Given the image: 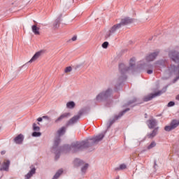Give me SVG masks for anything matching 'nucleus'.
<instances>
[{
	"label": "nucleus",
	"mask_w": 179,
	"mask_h": 179,
	"mask_svg": "<svg viewBox=\"0 0 179 179\" xmlns=\"http://www.w3.org/2000/svg\"><path fill=\"white\" fill-rule=\"evenodd\" d=\"M156 146V142L152 141L148 146V149L150 150V149H153V148H155Z\"/></svg>",
	"instance_id": "obj_28"
},
{
	"label": "nucleus",
	"mask_w": 179,
	"mask_h": 179,
	"mask_svg": "<svg viewBox=\"0 0 179 179\" xmlns=\"http://www.w3.org/2000/svg\"><path fill=\"white\" fill-rule=\"evenodd\" d=\"M9 166H10V161L9 159H4L1 167L0 168V171H8Z\"/></svg>",
	"instance_id": "obj_11"
},
{
	"label": "nucleus",
	"mask_w": 179,
	"mask_h": 179,
	"mask_svg": "<svg viewBox=\"0 0 179 179\" xmlns=\"http://www.w3.org/2000/svg\"><path fill=\"white\" fill-rule=\"evenodd\" d=\"M62 173H64V171L62 169H59V171H57L55 175L53 176L52 179L59 178V176H61V174H62Z\"/></svg>",
	"instance_id": "obj_23"
},
{
	"label": "nucleus",
	"mask_w": 179,
	"mask_h": 179,
	"mask_svg": "<svg viewBox=\"0 0 179 179\" xmlns=\"http://www.w3.org/2000/svg\"><path fill=\"white\" fill-rule=\"evenodd\" d=\"M79 118H80V115H77L76 116H73L67 122V124H66L67 127H69V125H73V124H76V122H78V121H79Z\"/></svg>",
	"instance_id": "obj_15"
},
{
	"label": "nucleus",
	"mask_w": 179,
	"mask_h": 179,
	"mask_svg": "<svg viewBox=\"0 0 179 179\" xmlns=\"http://www.w3.org/2000/svg\"><path fill=\"white\" fill-rule=\"evenodd\" d=\"M59 143H61V138L59 137H57L55 138L54 145L52 147V150L56 154V156H58V153H59V151H58V152L55 151V150H57V149H58V145H59Z\"/></svg>",
	"instance_id": "obj_13"
},
{
	"label": "nucleus",
	"mask_w": 179,
	"mask_h": 179,
	"mask_svg": "<svg viewBox=\"0 0 179 179\" xmlns=\"http://www.w3.org/2000/svg\"><path fill=\"white\" fill-rule=\"evenodd\" d=\"M66 131V129H65L64 127H61L60 129H58L57 131V135L59 136H62V135L65 134V132Z\"/></svg>",
	"instance_id": "obj_20"
},
{
	"label": "nucleus",
	"mask_w": 179,
	"mask_h": 179,
	"mask_svg": "<svg viewBox=\"0 0 179 179\" xmlns=\"http://www.w3.org/2000/svg\"><path fill=\"white\" fill-rule=\"evenodd\" d=\"M0 164H1V162H0Z\"/></svg>",
	"instance_id": "obj_44"
},
{
	"label": "nucleus",
	"mask_w": 179,
	"mask_h": 179,
	"mask_svg": "<svg viewBox=\"0 0 179 179\" xmlns=\"http://www.w3.org/2000/svg\"><path fill=\"white\" fill-rule=\"evenodd\" d=\"M5 153H6V151H5V150H3L1 152V155H5Z\"/></svg>",
	"instance_id": "obj_40"
},
{
	"label": "nucleus",
	"mask_w": 179,
	"mask_h": 179,
	"mask_svg": "<svg viewBox=\"0 0 179 179\" xmlns=\"http://www.w3.org/2000/svg\"><path fill=\"white\" fill-rule=\"evenodd\" d=\"M87 169H89V164H85L81 166V173L82 174H86V171H87Z\"/></svg>",
	"instance_id": "obj_21"
},
{
	"label": "nucleus",
	"mask_w": 179,
	"mask_h": 179,
	"mask_svg": "<svg viewBox=\"0 0 179 179\" xmlns=\"http://www.w3.org/2000/svg\"><path fill=\"white\" fill-rule=\"evenodd\" d=\"M176 99L179 101V94L176 96Z\"/></svg>",
	"instance_id": "obj_41"
},
{
	"label": "nucleus",
	"mask_w": 179,
	"mask_h": 179,
	"mask_svg": "<svg viewBox=\"0 0 179 179\" xmlns=\"http://www.w3.org/2000/svg\"><path fill=\"white\" fill-rule=\"evenodd\" d=\"M129 65V67L125 66V64H120L119 65V69L120 73H122V77L120 78V80H125V79H127V76H125V73H127L128 71L134 69V67L135 66V58H132L130 59Z\"/></svg>",
	"instance_id": "obj_3"
},
{
	"label": "nucleus",
	"mask_w": 179,
	"mask_h": 179,
	"mask_svg": "<svg viewBox=\"0 0 179 179\" xmlns=\"http://www.w3.org/2000/svg\"><path fill=\"white\" fill-rule=\"evenodd\" d=\"M37 121H38V122H41V121H43V117H38Z\"/></svg>",
	"instance_id": "obj_37"
},
{
	"label": "nucleus",
	"mask_w": 179,
	"mask_h": 179,
	"mask_svg": "<svg viewBox=\"0 0 179 179\" xmlns=\"http://www.w3.org/2000/svg\"><path fill=\"white\" fill-rule=\"evenodd\" d=\"M103 138H104V134H101L85 141H75L71 143L69 149L73 153H76V152H79V150H83V149L90 148V146H93V145H97Z\"/></svg>",
	"instance_id": "obj_1"
},
{
	"label": "nucleus",
	"mask_w": 179,
	"mask_h": 179,
	"mask_svg": "<svg viewBox=\"0 0 179 179\" xmlns=\"http://www.w3.org/2000/svg\"><path fill=\"white\" fill-rule=\"evenodd\" d=\"M102 47H103V48H107L108 47V42H104L102 44Z\"/></svg>",
	"instance_id": "obj_35"
},
{
	"label": "nucleus",
	"mask_w": 179,
	"mask_h": 179,
	"mask_svg": "<svg viewBox=\"0 0 179 179\" xmlns=\"http://www.w3.org/2000/svg\"><path fill=\"white\" fill-rule=\"evenodd\" d=\"M14 142L15 143H17V144L20 145V143H22V142H23V135L22 134H19L17 136H16L14 138Z\"/></svg>",
	"instance_id": "obj_18"
},
{
	"label": "nucleus",
	"mask_w": 179,
	"mask_h": 179,
	"mask_svg": "<svg viewBox=\"0 0 179 179\" xmlns=\"http://www.w3.org/2000/svg\"><path fill=\"white\" fill-rule=\"evenodd\" d=\"M156 166H157V163H156V161L154 162V169L156 170Z\"/></svg>",
	"instance_id": "obj_38"
},
{
	"label": "nucleus",
	"mask_w": 179,
	"mask_h": 179,
	"mask_svg": "<svg viewBox=\"0 0 179 179\" xmlns=\"http://www.w3.org/2000/svg\"><path fill=\"white\" fill-rule=\"evenodd\" d=\"M161 115H159L158 117H160Z\"/></svg>",
	"instance_id": "obj_43"
},
{
	"label": "nucleus",
	"mask_w": 179,
	"mask_h": 179,
	"mask_svg": "<svg viewBox=\"0 0 179 179\" xmlns=\"http://www.w3.org/2000/svg\"><path fill=\"white\" fill-rule=\"evenodd\" d=\"M146 124L150 129H153V128L157 127V120L152 117L147 120Z\"/></svg>",
	"instance_id": "obj_9"
},
{
	"label": "nucleus",
	"mask_w": 179,
	"mask_h": 179,
	"mask_svg": "<svg viewBox=\"0 0 179 179\" xmlns=\"http://www.w3.org/2000/svg\"><path fill=\"white\" fill-rule=\"evenodd\" d=\"M67 108H73L75 107V102L69 101L66 103Z\"/></svg>",
	"instance_id": "obj_26"
},
{
	"label": "nucleus",
	"mask_w": 179,
	"mask_h": 179,
	"mask_svg": "<svg viewBox=\"0 0 179 179\" xmlns=\"http://www.w3.org/2000/svg\"><path fill=\"white\" fill-rule=\"evenodd\" d=\"M31 29H32V31L34 34H36V35L40 34V28L37 27L36 25H33L31 27Z\"/></svg>",
	"instance_id": "obj_22"
},
{
	"label": "nucleus",
	"mask_w": 179,
	"mask_h": 179,
	"mask_svg": "<svg viewBox=\"0 0 179 179\" xmlns=\"http://www.w3.org/2000/svg\"><path fill=\"white\" fill-rule=\"evenodd\" d=\"M166 90H167V88H164L162 90H159L155 94H150L144 97V101H150L152 99H155V97H157V96H162L163 93H166Z\"/></svg>",
	"instance_id": "obj_6"
},
{
	"label": "nucleus",
	"mask_w": 179,
	"mask_h": 179,
	"mask_svg": "<svg viewBox=\"0 0 179 179\" xmlns=\"http://www.w3.org/2000/svg\"><path fill=\"white\" fill-rule=\"evenodd\" d=\"M157 134H159V127H155L151 132L148 133L147 138H148V139H153Z\"/></svg>",
	"instance_id": "obj_16"
},
{
	"label": "nucleus",
	"mask_w": 179,
	"mask_h": 179,
	"mask_svg": "<svg viewBox=\"0 0 179 179\" xmlns=\"http://www.w3.org/2000/svg\"><path fill=\"white\" fill-rule=\"evenodd\" d=\"M113 94V90L108 89L105 92H103L96 96L97 101H101L102 100H106Z\"/></svg>",
	"instance_id": "obj_5"
},
{
	"label": "nucleus",
	"mask_w": 179,
	"mask_h": 179,
	"mask_svg": "<svg viewBox=\"0 0 179 179\" xmlns=\"http://www.w3.org/2000/svg\"><path fill=\"white\" fill-rule=\"evenodd\" d=\"M125 169H127V165H125V164H122L120 165L119 167L117 168H115V171H120V170H125Z\"/></svg>",
	"instance_id": "obj_24"
},
{
	"label": "nucleus",
	"mask_w": 179,
	"mask_h": 179,
	"mask_svg": "<svg viewBox=\"0 0 179 179\" xmlns=\"http://www.w3.org/2000/svg\"><path fill=\"white\" fill-rule=\"evenodd\" d=\"M62 148L60 147V148H59V152H61V150H62Z\"/></svg>",
	"instance_id": "obj_42"
},
{
	"label": "nucleus",
	"mask_w": 179,
	"mask_h": 179,
	"mask_svg": "<svg viewBox=\"0 0 179 179\" xmlns=\"http://www.w3.org/2000/svg\"><path fill=\"white\" fill-rule=\"evenodd\" d=\"M59 22H60L59 19L55 20V22L53 24V27L55 29H58L59 27Z\"/></svg>",
	"instance_id": "obj_25"
},
{
	"label": "nucleus",
	"mask_w": 179,
	"mask_h": 179,
	"mask_svg": "<svg viewBox=\"0 0 179 179\" xmlns=\"http://www.w3.org/2000/svg\"><path fill=\"white\" fill-rule=\"evenodd\" d=\"M32 136L37 138L38 136H41V132H37V131H34L32 133Z\"/></svg>",
	"instance_id": "obj_30"
},
{
	"label": "nucleus",
	"mask_w": 179,
	"mask_h": 179,
	"mask_svg": "<svg viewBox=\"0 0 179 179\" xmlns=\"http://www.w3.org/2000/svg\"><path fill=\"white\" fill-rule=\"evenodd\" d=\"M76 38H77L76 36H73V37L71 38V40H72V41H76Z\"/></svg>",
	"instance_id": "obj_39"
},
{
	"label": "nucleus",
	"mask_w": 179,
	"mask_h": 179,
	"mask_svg": "<svg viewBox=\"0 0 179 179\" xmlns=\"http://www.w3.org/2000/svg\"><path fill=\"white\" fill-rule=\"evenodd\" d=\"M120 29H121V27L119 24L113 25L106 34L105 38H110V37H111V36H114Z\"/></svg>",
	"instance_id": "obj_7"
},
{
	"label": "nucleus",
	"mask_w": 179,
	"mask_h": 179,
	"mask_svg": "<svg viewBox=\"0 0 179 179\" xmlns=\"http://www.w3.org/2000/svg\"><path fill=\"white\" fill-rule=\"evenodd\" d=\"M42 118H43V120H46L48 122H51L52 121V119L48 116H43Z\"/></svg>",
	"instance_id": "obj_31"
},
{
	"label": "nucleus",
	"mask_w": 179,
	"mask_h": 179,
	"mask_svg": "<svg viewBox=\"0 0 179 179\" xmlns=\"http://www.w3.org/2000/svg\"><path fill=\"white\" fill-rule=\"evenodd\" d=\"M169 57L173 62L178 64V67L176 65L171 64L168 69L165 71L164 79H169V78L174 76L178 75L174 80L173 83H176L179 79V52L177 50H171L169 52Z\"/></svg>",
	"instance_id": "obj_2"
},
{
	"label": "nucleus",
	"mask_w": 179,
	"mask_h": 179,
	"mask_svg": "<svg viewBox=\"0 0 179 179\" xmlns=\"http://www.w3.org/2000/svg\"><path fill=\"white\" fill-rule=\"evenodd\" d=\"M148 69L149 70L147 71V73L152 75V73H153V65H149Z\"/></svg>",
	"instance_id": "obj_27"
},
{
	"label": "nucleus",
	"mask_w": 179,
	"mask_h": 179,
	"mask_svg": "<svg viewBox=\"0 0 179 179\" xmlns=\"http://www.w3.org/2000/svg\"><path fill=\"white\" fill-rule=\"evenodd\" d=\"M41 56V52H37L28 62L31 64V62H34V61L38 59V58H40Z\"/></svg>",
	"instance_id": "obj_17"
},
{
	"label": "nucleus",
	"mask_w": 179,
	"mask_h": 179,
	"mask_svg": "<svg viewBox=\"0 0 179 179\" xmlns=\"http://www.w3.org/2000/svg\"><path fill=\"white\" fill-rule=\"evenodd\" d=\"M71 71H72V67L71 66H68L64 70L65 73H68V72H71Z\"/></svg>",
	"instance_id": "obj_33"
},
{
	"label": "nucleus",
	"mask_w": 179,
	"mask_h": 179,
	"mask_svg": "<svg viewBox=\"0 0 179 179\" xmlns=\"http://www.w3.org/2000/svg\"><path fill=\"white\" fill-rule=\"evenodd\" d=\"M133 103H136V98H134L132 101H129L128 106H129V104H132Z\"/></svg>",
	"instance_id": "obj_36"
},
{
	"label": "nucleus",
	"mask_w": 179,
	"mask_h": 179,
	"mask_svg": "<svg viewBox=\"0 0 179 179\" xmlns=\"http://www.w3.org/2000/svg\"><path fill=\"white\" fill-rule=\"evenodd\" d=\"M129 110H130L129 108H127L123 111L120 112L118 115H115L113 117L109 119V120L106 123L107 129H110V128H111V125H113V124H114L115 121L120 120V118H121V117H122V115H124L125 113H127V111H129Z\"/></svg>",
	"instance_id": "obj_4"
},
{
	"label": "nucleus",
	"mask_w": 179,
	"mask_h": 179,
	"mask_svg": "<svg viewBox=\"0 0 179 179\" xmlns=\"http://www.w3.org/2000/svg\"><path fill=\"white\" fill-rule=\"evenodd\" d=\"M176 105V103H174V101H170L169 103H168V107H173V106Z\"/></svg>",
	"instance_id": "obj_34"
},
{
	"label": "nucleus",
	"mask_w": 179,
	"mask_h": 179,
	"mask_svg": "<svg viewBox=\"0 0 179 179\" xmlns=\"http://www.w3.org/2000/svg\"><path fill=\"white\" fill-rule=\"evenodd\" d=\"M85 164V162H83L81 159H76L74 160V166L76 167H80Z\"/></svg>",
	"instance_id": "obj_19"
},
{
	"label": "nucleus",
	"mask_w": 179,
	"mask_h": 179,
	"mask_svg": "<svg viewBox=\"0 0 179 179\" xmlns=\"http://www.w3.org/2000/svg\"><path fill=\"white\" fill-rule=\"evenodd\" d=\"M133 22L134 20L127 17L122 19L120 23H119L118 24H120V27H122V26H126V24H129Z\"/></svg>",
	"instance_id": "obj_14"
},
{
	"label": "nucleus",
	"mask_w": 179,
	"mask_h": 179,
	"mask_svg": "<svg viewBox=\"0 0 179 179\" xmlns=\"http://www.w3.org/2000/svg\"><path fill=\"white\" fill-rule=\"evenodd\" d=\"M159 50H156L155 52L150 53V55H148L146 57V61H148V62H150L152 61H155V59H156V57H157V55H159Z\"/></svg>",
	"instance_id": "obj_12"
},
{
	"label": "nucleus",
	"mask_w": 179,
	"mask_h": 179,
	"mask_svg": "<svg viewBox=\"0 0 179 179\" xmlns=\"http://www.w3.org/2000/svg\"><path fill=\"white\" fill-rule=\"evenodd\" d=\"M179 125V120H173L171 122L170 125H167L164 127V130L166 132H170V131H173V129H176L177 127Z\"/></svg>",
	"instance_id": "obj_8"
},
{
	"label": "nucleus",
	"mask_w": 179,
	"mask_h": 179,
	"mask_svg": "<svg viewBox=\"0 0 179 179\" xmlns=\"http://www.w3.org/2000/svg\"><path fill=\"white\" fill-rule=\"evenodd\" d=\"M33 129L34 131H40V127H38L36 123H34Z\"/></svg>",
	"instance_id": "obj_32"
},
{
	"label": "nucleus",
	"mask_w": 179,
	"mask_h": 179,
	"mask_svg": "<svg viewBox=\"0 0 179 179\" xmlns=\"http://www.w3.org/2000/svg\"><path fill=\"white\" fill-rule=\"evenodd\" d=\"M69 117H71V113H64L62 114L59 117H57L55 120V124H58L59 122L64 121V120H65L66 118H69Z\"/></svg>",
	"instance_id": "obj_10"
},
{
	"label": "nucleus",
	"mask_w": 179,
	"mask_h": 179,
	"mask_svg": "<svg viewBox=\"0 0 179 179\" xmlns=\"http://www.w3.org/2000/svg\"><path fill=\"white\" fill-rule=\"evenodd\" d=\"M156 64L158 65V66H164V60H159L156 62Z\"/></svg>",
	"instance_id": "obj_29"
}]
</instances>
